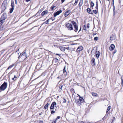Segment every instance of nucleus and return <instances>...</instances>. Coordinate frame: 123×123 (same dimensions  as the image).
Instances as JSON below:
<instances>
[{"label":"nucleus","instance_id":"8fccbe9b","mask_svg":"<svg viewBox=\"0 0 123 123\" xmlns=\"http://www.w3.org/2000/svg\"><path fill=\"white\" fill-rule=\"evenodd\" d=\"M64 75H65V76H66L67 74V72H65V73H64Z\"/></svg>","mask_w":123,"mask_h":123},{"label":"nucleus","instance_id":"c9c22d12","mask_svg":"<svg viewBox=\"0 0 123 123\" xmlns=\"http://www.w3.org/2000/svg\"><path fill=\"white\" fill-rule=\"evenodd\" d=\"M87 28L88 29L89 28V23L87 24L86 25Z\"/></svg>","mask_w":123,"mask_h":123},{"label":"nucleus","instance_id":"58836bf2","mask_svg":"<svg viewBox=\"0 0 123 123\" xmlns=\"http://www.w3.org/2000/svg\"><path fill=\"white\" fill-rule=\"evenodd\" d=\"M57 120H56V119L55 120H53V122L52 123H56V121Z\"/></svg>","mask_w":123,"mask_h":123},{"label":"nucleus","instance_id":"a19ab883","mask_svg":"<svg viewBox=\"0 0 123 123\" xmlns=\"http://www.w3.org/2000/svg\"><path fill=\"white\" fill-rule=\"evenodd\" d=\"M55 111H51V113L52 114H53L55 113Z\"/></svg>","mask_w":123,"mask_h":123},{"label":"nucleus","instance_id":"09e8293b","mask_svg":"<svg viewBox=\"0 0 123 123\" xmlns=\"http://www.w3.org/2000/svg\"><path fill=\"white\" fill-rule=\"evenodd\" d=\"M98 5H96V6L95 7V8L98 9Z\"/></svg>","mask_w":123,"mask_h":123},{"label":"nucleus","instance_id":"a18cd8bd","mask_svg":"<svg viewBox=\"0 0 123 123\" xmlns=\"http://www.w3.org/2000/svg\"><path fill=\"white\" fill-rule=\"evenodd\" d=\"M117 51L116 50H115L113 53L114 54L117 52Z\"/></svg>","mask_w":123,"mask_h":123},{"label":"nucleus","instance_id":"f8f14e48","mask_svg":"<svg viewBox=\"0 0 123 123\" xmlns=\"http://www.w3.org/2000/svg\"><path fill=\"white\" fill-rule=\"evenodd\" d=\"M100 55V52L99 51H96V52L95 55L96 57L97 58L99 57Z\"/></svg>","mask_w":123,"mask_h":123},{"label":"nucleus","instance_id":"20e7f679","mask_svg":"<svg viewBox=\"0 0 123 123\" xmlns=\"http://www.w3.org/2000/svg\"><path fill=\"white\" fill-rule=\"evenodd\" d=\"M7 85H1L0 87V90L1 91H4L7 87Z\"/></svg>","mask_w":123,"mask_h":123},{"label":"nucleus","instance_id":"2eb2a0df","mask_svg":"<svg viewBox=\"0 0 123 123\" xmlns=\"http://www.w3.org/2000/svg\"><path fill=\"white\" fill-rule=\"evenodd\" d=\"M48 13V11L47 10L41 13V15L42 16H43L45 15L46 14Z\"/></svg>","mask_w":123,"mask_h":123},{"label":"nucleus","instance_id":"864d4df0","mask_svg":"<svg viewBox=\"0 0 123 123\" xmlns=\"http://www.w3.org/2000/svg\"><path fill=\"white\" fill-rule=\"evenodd\" d=\"M84 28H87V27L86 26V25H84Z\"/></svg>","mask_w":123,"mask_h":123},{"label":"nucleus","instance_id":"4be33fe9","mask_svg":"<svg viewBox=\"0 0 123 123\" xmlns=\"http://www.w3.org/2000/svg\"><path fill=\"white\" fill-rule=\"evenodd\" d=\"M6 18L4 17V15H3L1 17L0 19L4 20Z\"/></svg>","mask_w":123,"mask_h":123},{"label":"nucleus","instance_id":"0e129e2a","mask_svg":"<svg viewBox=\"0 0 123 123\" xmlns=\"http://www.w3.org/2000/svg\"><path fill=\"white\" fill-rule=\"evenodd\" d=\"M86 28H84V30H86Z\"/></svg>","mask_w":123,"mask_h":123},{"label":"nucleus","instance_id":"79ce46f5","mask_svg":"<svg viewBox=\"0 0 123 123\" xmlns=\"http://www.w3.org/2000/svg\"><path fill=\"white\" fill-rule=\"evenodd\" d=\"M70 91L71 92H74V89H73V88H72V89H70Z\"/></svg>","mask_w":123,"mask_h":123},{"label":"nucleus","instance_id":"5fc2aeb1","mask_svg":"<svg viewBox=\"0 0 123 123\" xmlns=\"http://www.w3.org/2000/svg\"><path fill=\"white\" fill-rule=\"evenodd\" d=\"M65 0H61V2L62 3H63L65 1Z\"/></svg>","mask_w":123,"mask_h":123},{"label":"nucleus","instance_id":"6ab92c4d","mask_svg":"<svg viewBox=\"0 0 123 123\" xmlns=\"http://www.w3.org/2000/svg\"><path fill=\"white\" fill-rule=\"evenodd\" d=\"M57 79H59V80H60L59 81V83L61 81V80H62V76H58V77L57 78Z\"/></svg>","mask_w":123,"mask_h":123},{"label":"nucleus","instance_id":"603ef678","mask_svg":"<svg viewBox=\"0 0 123 123\" xmlns=\"http://www.w3.org/2000/svg\"><path fill=\"white\" fill-rule=\"evenodd\" d=\"M81 86V87H82L83 88H84V90L85 91V87H84L82 86Z\"/></svg>","mask_w":123,"mask_h":123},{"label":"nucleus","instance_id":"cd10ccee","mask_svg":"<svg viewBox=\"0 0 123 123\" xmlns=\"http://www.w3.org/2000/svg\"><path fill=\"white\" fill-rule=\"evenodd\" d=\"M66 66H65L64 67V69H63V73H65V72H66Z\"/></svg>","mask_w":123,"mask_h":123},{"label":"nucleus","instance_id":"a211bd4d","mask_svg":"<svg viewBox=\"0 0 123 123\" xmlns=\"http://www.w3.org/2000/svg\"><path fill=\"white\" fill-rule=\"evenodd\" d=\"M94 5V4L93 2L92 1H91L90 3V6L92 8V9H93V7Z\"/></svg>","mask_w":123,"mask_h":123},{"label":"nucleus","instance_id":"69168bd1","mask_svg":"<svg viewBox=\"0 0 123 123\" xmlns=\"http://www.w3.org/2000/svg\"><path fill=\"white\" fill-rule=\"evenodd\" d=\"M38 64H37V65L36 66V67H38Z\"/></svg>","mask_w":123,"mask_h":123},{"label":"nucleus","instance_id":"39448f33","mask_svg":"<svg viewBox=\"0 0 123 123\" xmlns=\"http://www.w3.org/2000/svg\"><path fill=\"white\" fill-rule=\"evenodd\" d=\"M83 49V48L82 46H80L76 50V51L78 53L80 51Z\"/></svg>","mask_w":123,"mask_h":123},{"label":"nucleus","instance_id":"e433bc0d","mask_svg":"<svg viewBox=\"0 0 123 123\" xmlns=\"http://www.w3.org/2000/svg\"><path fill=\"white\" fill-rule=\"evenodd\" d=\"M98 37H96L94 38V40L95 41H97L98 40Z\"/></svg>","mask_w":123,"mask_h":123},{"label":"nucleus","instance_id":"4c0bfd02","mask_svg":"<svg viewBox=\"0 0 123 123\" xmlns=\"http://www.w3.org/2000/svg\"><path fill=\"white\" fill-rule=\"evenodd\" d=\"M11 6H12V7H13L14 8V3L13 2H12L11 3Z\"/></svg>","mask_w":123,"mask_h":123},{"label":"nucleus","instance_id":"37998d69","mask_svg":"<svg viewBox=\"0 0 123 123\" xmlns=\"http://www.w3.org/2000/svg\"><path fill=\"white\" fill-rule=\"evenodd\" d=\"M121 79L122 80V84H123V77H122Z\"/></svg>","mask_w":123,"mask_h":123},{"label":"nucleus","instance_id":"7c9ffc66","mask_svg":"<svg viewBox=\"0 0 123 123\" xmlns=\"http://www.w3.org/2000/svg\"><path fill=\"white\" fill-rule=\"evenodd\" d=\"M92 95L94 96H96L97 93H96L92 92Z\"/></svg>","mask_w":123,"mask_h":123},{"label":"nucleus","instance_id":"680f3d73","mask_svg":"<svg viewBox=\"0 0 123 123\" xmlns=\"http://www.w3.org/2000/svg\"><path fill=\"white\" fill-rule=\"evenodd\" d=\"M81 28L80 27V30H79V31H81Z\"/></svg>","mask_w":123,"mask_h":123},{"label":"nucleus","instance_id":"0eeeda50","mask_svg":"<svg viewBox=\"0 0 123 123\" xmlns=\"http://www.w3.org/2000/svg\"><path fill=\"white\" fill-rule=\"evenodd\" d=\"M115 48V46L113 44H111L110 47V51H112L113 49H114V48Z\"/></svg>","mask_w":123,"mask_h":123},{"label":"nucleus","instance_id":"de8ad7c7","mask_svg":"<svg viewBox=\"0 0 123 123\" xmlns=\"http://www.w3.org/2000/svg\"><path fill=\"white\" fill-rule=\"evenodd\" d=\"M78 123H84L82 121H80Z\"/></svg>","mask_w":123,"mask_h":123},{"label":"nucleus","instance_id":"412c9836","mask_svg":"<svg viewBox=\"0 0 123 123\" xmlns=\"http://www.w3.org/2000/svg\"><path fill=\"white\" fill-rule=\"evenodd\" d=\"M93 12L94 13L96 14L98 12V10L97 9L94 10H93Z\"/></svg>","mask_w":123,"mask_h":123},{"label":"nucleus","instance_id":"dca6fc26","mask_svg":"<svg viewBox=\"0 0 123 123\" xmlns=\"http://www.w3.org/2000/svg\"><path fill=\"white\" fill-rule=\"evenodd\" d=\"M115 36L113 35L111 36L110 37V39L111 40H113L115 39Z\"/></svg>","mask_w":123,"mask_h":123},{"label":"nucleus","instance_id":"f03ea898","mask_svg":"<svg viewBox=\"0 0 123 123\" xmlns=\"http://www.w3.org/2000/svg\"><path fill=\"white\" fill-rule=\"evenodd\" d=\"M71 23L73 25L75 29L74 31L75 32H77L78 30V26L76 22L74 21H71Z\"/></svg>","mask_w":123,"mask_h":123},{"label":"nucleus","instance_id":"338daca9","mask_svg":"<svg viewBox=\"0 0 123 123\" xmlns=\"http://www.w3.org/2000/svg\"><path fill=\"white\" fill-rule=\"evenodd\" d=\"M15 2L16 3V1H17V0H15Z\"/></svg>","mask_w":123,"mask_h":123},{"label":"nucleus","instance_id":"774afa93","mask_svg":"<svg viewBox=\"0 0 123 123\" xmlns=\"http://www.w3.org/2000/svg\"><path fill=\"white\" fill-rule=\"evenodd\" d=\"M56 55H60V54H56Z\"/></svg>","mask_w":123,"mask_h":123},{"label":"nucleus","instance_id":"6e6552de","mask_svg":"<svg viewBox=\"0 0 123 123\" xmlns=\"http://www.w3.org/2000/svg\"><path fill=\"white\" fill-rule=\"evenodd\" d=\"M87 11L88 13L91 14H93V12L92 11L91 9L89 8H88L87 9Z\"/></svg>","mask_w":123,"mask_h":123},{"label":"nucleus","instance_id":"9b49d317","mask_svg":"<svg viewBox=\"0 0 123 123\" xmlns=\"http://www.w3.org/2000/svg\"><path fill=\"white\" fill-rule=\"evenodd\" d=\"M75 101L77 104L79 105H80L81 104V101L78 99H76Z\"/></svg>","mask_w":123,"mask_h":123},{"label":"nucleus","instance_id":"e2e57ef3","mask_svg":"<svg viewBox=\"0 0 123 123\" xmlns=\"http://www.w3.org/2000/svg\"><path fill=\"white\" fill-rule=\"evenodd\" d=\"M42 114V113H40L39 114V115H41Z\"/></svg>","mask_w":123,"mask_h":123},{"label":"nucleus","instance_id":"c03bdc74","mask_svg":"<svg viewBox=\"0 0 123 123\" xmlns=\"http://www.w3.org/2000/svg\"><path fill=\"white\" fill-rule=\"evenodd\" d=\"M66 100L64 99L63 101V103H66Z\"/></svg>","mask_w":123,"mask_h":123},{"label":"nucleus","instance_id":"473e14b6","mask_svg":"<svg viewBox=\"0 0 123 123\" xmlns=\"http://www.w3.org/2000/svg\"><path fill=\"white\" fill-rule=\"evenodd\" d=\"M49 19H48L47 20H46L45 23V24H47L48 23V22H49Z\"/></svg>","mask_w":123,"mask_h":123},{"label":"nucleus","instance_id":"052dcab7","mask_svg":"<svg viewBox=\"0 0 123 123\" xmlns=\"http://www.w3.org/2000/svg\"><path fill=\"white\" fill-rule=\"evenodd\" d=\"M43 123V121H40V123Z\"/></svg>","mask_w":123,"mask_h":123},{"label":"nucleus","instance_id":"423d86ee","mask_svg":"<svg viewBox=\"0 0 123 123\" xmlns=\"http://www.w3.org/2000/svg\"><path fill=\"white\" fill-rule=\"evenodd\" d=\"M62 12V11L61 10H60L57 11L54 13V16L55 17L56 16L59 15L60 13H61Z\"/></svg>","mask_w":123,"mask_h":123},{"label":"nucleus","instance_id":"7ed1b4c3","mask_svg":"<svg viewBox=\"0 0 123 123\" xmlns=\"http://www.w3.org/2000/svg\"><path fill=\"white\" fill-rule=\"evenodd\" d=\"M56 105V103L55 102H53L51 104L50 107V109L54 110V107H55Z\"/></svg>","mask_w":123,"mask_h":123},{"label":"nucleus","instance_id":"1a4fd4ad","mask_svg":"<svg viewBox=\"0 0 123 123\" xmlns=\"http://www.w3.org/2000/svg\"><path fill=\"white\" fill-rule=\"evenodd\" d=\"M71 12L70 10L67 11L64 14V16L65 17H66L68 16L70 13Z\"/></svg>","mask_w":123,"mask_h":123},{"label":"nucleus","instance_id":"aec40b11","mask_svg":"<svg viewBox=\"0 0 123 123\" xmlns=\"http://www.w3.org/2000/svg\"><path fill=\"white\" fill-rule=\"evenodd\" d=\"M5 21L3 20H1L0 21V26H1L2 24Z\"/></svg>","mask_w":123,"mask_h":123},{"label":"nucleus","instance_id":"4d7b16f0","mask_svg":"<svg viewBox=\"0 0 123 123\" xmlns=\"http://www.w3.org/2000/svg\"><path fill=\"white\" fill-rule=\"evenodd\" d=\"M25 0L26 2H28L29 1H30L31 0Z\"/></svg>","mask_w":123,"mask_h":123},{"label":"nucleus","instance_id":"13d9d810","mask_svg":"<svg viewBox=\"0 0 123 123\" xmlns=\"http://www.w3.org/2000/svg\"><path fill=\"white\" fill-rule=\"evenodd\" d=\"M65 49H67L68 50H69V47H67V48H66Z\"/></svg>","mask_w":123,"mask_h":123},{"label":"nucleus","instance_id":"3c124183","mask_svg":"<svg viewBox=\"0 0 123 123\" xmlns=\"http://www.w3.org/2000/svg\"><path fill=\"white\" fill-rule=\"evenodd\" d=\"M7 83L4 82L2 85H7Z\"/></svg>","mask_w":123,"mask_h":123},{"label":"nucleus","instance_id":"f3484780","mask_svg":"<svg viewBox=\"0 0 123 123\" xmlns=\"http://www.w3.org/2000/svg\"><path fill=\"white\" fill-rule=\"evenodd\" d=\"M59 48L61 51H64L65 50L66 48L64 47L60 46V47Z\"/></svg>","mask_w":123,"mask_h":123},{"label":"nucleus","instance_id":"5701e85b","mask_svg":"<svg viewBox=\"0 0 123 123\" xmlns=\"http://www.w3.org/2000/svg\"><path fill=\"white\" fill-rule=\"evenodd\" d=\"M49 105V104L48 103H47L46 105L44 106V108L45 109H46L48 108V105Z\"/></svg>","mask_w":123,"mask_h":123},{"label":"nucleus","instance_id":"b1692460","mask_svg":"<svg viewBox=\"0 0 123 123\" xmlns=\"http://www.w3.org/2000/svg\"><path fill=\"white\" fill-rule=\"evenodd\" d=\"M83 3V0H82V2H81V1H80V3L79 4V6H81L82 5Z\"/></svg>","mask_w":123,"mask_h":123},{"label":"nucleus","instance_id":"bf43d9fd","mask_svg":"<svg viewBox=\"0 0 123 123\" xmlns=\"http://www.w3.org/2000/svg\"><path fill=\"white\" fill-rule=\"evenodd\" d=\"M96 33H94L93 34V36H94L95 35H96Z\"/></svg>","mask_w":123,"mask_h":123},{"label":"nucleus","instance_id":"bb28decb","mask_svg":"<svg viewBox=\"0 0 123 123\" xmlns=\"http://www.w3.org/2000/svg\"><path fill=\"white\" fill-rule=\"evenodd\" d=\"M14 9V8L13 7H12L10 9V13H12L13 11V9Z\"/></svg>","mask_w":123,"mask_h":123},{"label":"nucleus","instance_id":"393cba45","mask_svg":"<svg viewBox=\"0 0 123 123\" xmlns=\"http://www.w3.org/2000/svg\"><path fill=\"white\" fill-rule=\"evenodd\" d=\"M62 86H63L62 85H60L59 86V88L60 89H59V92H60L62 90Z\"/></svg>","mask_w":123,"mask_h":123},{"label":"nucleus","instance_id":"ddd939ff","mask_svg":"<svg viewBox=\"0 0 123 123\" xmlns=\"http://www.w3.org/2000/svg\"><path fill=\"white\" fill-rule=\"evenodd\" d=\"M11 78L12 80H15L16 79L17 77L15 75L12 74L11 76Z\"/></svg>","mask_w":123,"mask_h":123},{"label":"nucleus","instance_id":"9d476101","mask_svg":"<svg viewBox=\"0 0 123 123\" xmlns=\"http://www.w3.org/2000/svg\"><path fill=\"white\" fill-rule=\"evenodd\" d=\"M91 63L92 65L94 66L95 64V60L94 58H92L91 61Z\"/></svg>","mask_w":123,"mask_h":123},{"label":"nucleus","instance_id":"6e6d98bb","mask_svg":"<svg viewBox=\"0 0 123 123\" xmlns=\"http://www.w3.org/2000/svg\"><path fill=\"white\" fill-rule=\"evenodd\" d=\"M96 5H98V1H97L96 2Z\"/></svg>","mask_w":123,"mask_h":123},{"label":"nucleus","instance_id":"2f4dec72","mask_svg":"<svg viewBox=\"0 0 123 123\" xmlns=\"http://www.w3.org/2000/svg\"><path fill=\"white\" fill-rule=\"evenodd\" d=\"M55 7H56V6H54V5L52 6L51 7V10H54V8H55Z\"/></svg>","mask_w":123,"mask_h":123},{"label":"nucleus","instance_id":"c85d7f7f","mask_svg":"<svg viewBox=\"0 0 123 123\" xmlns=\"http://www.w3.org/2000/svg\"><path fill=\"white\" fill-rule=\"evenodd\" d=\"M14 66V64L10 65V66L8 67L7 68V69L8 70L9 69L12 67Z\"/></svg>","mask_w":123,"mask_h":123},{"label":"nucleus","instance_id":"a878e982","mask_svg":"<svg viewBox=\"0 0 123 123\" xmlns=\"http://www.w3.org/2000/svg\"><path fill=\"white\" fill-rule=\"evenodd\" d=\"M78 99L80 100V101H81V103L83 102L84 101L83 99L81 97L80 98Z\"/></svg>","mask_w":123,"mask_h":123},{"label":"nucleus","instance_id":"f257e3e1","mask_svg":"<svg viewBox=\"0 0 123 123\" xmlns=\"http://www.w3.org/2000/svg\"><path fill=\"white\" fill-rule=\"evenodd\" d=\"M66 27L68 30L71 31L73 30L74 25L71 22V23H68L67 24Z\"/></svg>","mask_w":123,"mask_h":123},{"label":"nucleus","instance_id":"72a5a7b5","mask_svg":"<svg viewBox=\"0 0 123 123\" xmlns=\"http://www.w3.org/2000/svg\"><path fill=\"white\" fill-rule=\"evenodd\" d=\"M78 1V0H76L75 3L74 4V5L75 6L77 5Z\"/></svg>","mask_w":123,"mask_h":123},{"label":"nucleus","instance_id":"49530a36","mask_svg":"<svg viewBox=\"0 0 123 123\" xmlns=\"http://www.w3.org/2000/svg\"><path fill=\"white\" fill-rule=\"evenodd\" d=\"M60 118V116H58L56 118V120H57L58 119H59Z\"/></svg>","mask_w":123,"mask_h":123},{"label":"nucleus","instance_id":"4468645a","mask_svg":"<svg viewBox=\"0 0 123 123\" xmlns=\"http://www.w3.org/2000/svg\"><path fill=\"white\" fill-rule=\"evenodd\" d=\"M110 108H111V107L110 106H109L108 107L107 110L106 111V114L105 116V117H107V116H108V113H107L108 112V111L110 110Z\"/></svg>","mask_w":123,"mask_h":123},{"label":"nucleus","instance_id":"f704fd0d","mask_svg":"<svg viewBox=\"0 0 123 123\" xmlns=\"http://www.w3.org/2000/svg\"><path fill=\"white\" fill-rule=\"evenodd\" d=\"M53 61H54L55 62H57L58 61V59L56 58V59H55Z\"/></svg>","mask_w":123,"mask_h":123},{"label":"nucleus","instance_id":"ea45409f","mask_svg":"<svg viewBox=\"0 0 123 123\" xmlns=\"http://www.w3.org/2000/svg\"><path fill=\"white\" fill-rule=\"evenodd\" d=\"M24 55H25V57H26L25 58H26L27 57V56L26 55L25 52H24Z\"/></svg>","mask_w":123,"mask_h":123},{"label":"nucleus","instance_id":"c756f323","mask_svg":"<svg viewBox=\"0 0 123 123\" xmlns=\"http://www.w3.org/2000/svg\"><path fill=\"white\" fill-rule=\"evenodd\" d=\"M42 9H41L39 10L37 12V13H40L43 11Z\"/></svg>","mask_w":123,"mask_h":123}]
</instances>
